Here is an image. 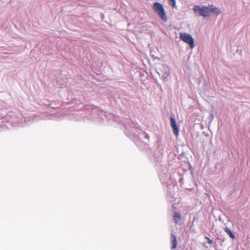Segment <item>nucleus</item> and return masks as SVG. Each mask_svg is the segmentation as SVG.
<instances>
[{
    "mask_svg": "<svg viewBox=\"0 0 250 250\" xmlns=\"http://www.w3.org/2000/svg\"><path fill=\"white\" fill-rule=\"evenodd\" d=\"M208 7L209 15H210L211 13H212L215 14L216 15H218L221 13L220 8L214 6L213 4L208 5Z\"/></svg>",
    "mask_w": 250,
    "mask_h": 250,
    "instance_id": "nucleus-5",
    "label": "nucleus"
},
{
    "mask_svg": "<svg viewBox=\"0 0 250 250\" xmlns=\"http://www.w3.org/2000/svg\"><path fill=\"white\" fill-rule=\"evenodd\" d=\"M171 244L172 245L171 249H175L177 246V242L176 235L173 232H171Z\"/></svg>",
    "mask_w": 250,
    "mask_h": 250,
    "instance_id": "nucleus-6",
    "label": "nucleus"
},
{
    "mask_svg": "<svg viewBox=\"0 0 250 250\" xmlns=\"http://www.w3.org/2000/svg\"><path fill=\"white\" fill-rule=\"evenodd\" d=\"M211 117L212 118V119L213 118V115L212 114H211Z\"/></svg>",
    "mask_w": 250,
    "mask_h": 250,
    "instance_id": "nucleus-15",
    "label": "nucleus"
},
{
    "mask_svg": "<svg viewBox=\"0 0 250 250\" xmlns=\"http://www.w3.org/2000/svg\"><path fill=\"white\" fill-rule=\"evenodd\" d=\"M173 130V133L177 137L179 136V127L177 125L171 127Z\"/></svg>",
    "mask_w": 250,
    "mask_h": 250,
    "instance_id": "nucleus-8",
    "label": "nucleus"
},
{
    "mask_svg": "<svg viewBox=\"0 0 250 250\" xmlns=\"http://www.w3.org/2000/svg\"><path fill=\"white\" fill-rule=\"evenodd\" d=\"M125 127H126V130H125V134L127 135V127H126V126Z\"/></svg>",
    "mask_w": 250,
    "mask_h": 250,
    "instance_id": "nucleus-14",
    "label": "nucleus"
},
{
    "mask_svg": "<svg viewBox=\"0 0 250 250\" xmlns=\"http://www.w3.org/2000/svg\"><path fill=\"white\" fill-rule=\"evenodd\" d=\"M223 222L224 223L225 225L226 226L224 228L225 231L229 235L230 238L234 239L235 235L229 228L230 226L233 225L232 222L230 220H223Z\"/></svg>",
    "mask_w": 250,
    "mask_h": 250,
    "instance_id": "nucleus-4",
    "label": "nucleus"
},
{
    "mask_svg": "<svg viewBox=\"0 0 250 250\" xmlns=\"http://www.w3.org/2000/svg\"><path fill=\"white\" fill-rule=\"evenodd\" d=\"M219 219H221V217L220 216H219Z\"/></svg>",
    "mask_w": 250,
    "mask_h": 250,
    "instance_id": "nucleus-16",
    "label": "nucleus"
},
{
    "mask_svg": "<svg viewBox=\"0 0 250 250\" xmlns=\"http://www.w3.org/2000/svg\"><path fill=\"white\" fill-rule=\"evenodd\" d=\"M193 10L196 15L199 17L206 18L209 17L210 16L209 15L208 5L207 6L195 5L193 7Z\"/></svg>",
    "mask_w": 250,
    "mask_h": 250,
    "instance_id": "nucleus-2",
    "label": "nucleus"
},
{
    "mask_svg": "<svg viewBox=\"0 0 250 250\" xmlns=\"http://www.w3.org/2000/svg\"><path fill=\"white\" fill-rule=\"evenodd\" d=\"M173 219H181V215L179 212H175Z\"/></svg>",
    "mask_w": 250,
    "mask_h": 250,
    "instance_id": "nucleus-11",
    "label": "nucleus"
},
{
    "mask_svg": "<svg viewBox=\"0 0 250 250\" xmlns=\"http://www.w3.org/2000/svg\"><path fill=\"white\" fill-rule=\"evenodd\" d=\"M140 131H141V133H139V134H138L139 138L141 140H143V139L148 140L149 139L148 135L142 130H140Z\"/></svg>",
    "mask_w": 250,
    "mask_h": 250,
    "instance_id": "nucleus-7",
    "label": "nucleus"
},
{
    "mask_svg": "<svg viewBox=\"0 0 250 250\" xmlns=\"http://www.w3.org/2000/svg\"><path fill=\"white\" fill-rule=\"evenodd\" d=\"M170 120L171 127L177 125L176 120L173 117L171 116L170 118Z\"/></svg>",
    "mask_w": 250,
    "mask_h": 250,
    "instance_id": "nucleus-9",
    "label": "nucleus"
},
{
    "mask_svg": "<svg viewBox=\"0 0 250 250\" xmlns=\"http://www.w3.org/2000/svg\"><path fill=\"white\" fill-rule=\"evenodd\" d=\"M205 238H206V239L207 240L208 243L209 244L211 245V244H212V241L211 239H209V238H208V237H206Z\"/></svg>",
    "mask_w": 250,
    "mask_h": 250,
    "instance_id": "nucleus-13",
    "label": "nucleus"
},
{
    "mask_svg": "<svg viewBox=\"0 0 250 250\" xmlns=\"http://www.w3.org/2000/svg\"><path fill=\"white\" fill-rule=\"evenodd\" d=\"M175 220V224H181V223H182V221L183 220Z\"/></svg>",
    "mask_w": 250,
    "mask_h": 250,
    "instance_id": "nucleus-12",
    "label": "nucleus"
},
{
    "mask_svg": "<svg viewBox=\"0 0 250 250\" xmlns=\"http://www.w3.org/2000/svg\"><path fill=\"white\" fill-rule=\"evenodd\" d=\"M152 9L163 21L167 22V14L162 3L155 2L153 4Z\"/></svg>",
    "mask_w": 250,
    "mask_h": 250,
    "instance_id": "nucleus-1",
    "label": "nucleus"
},
{
    "mask_svg": "<svg viewBox=\"0 0 250 250\" xmlns=\"http://www.w3.org/2000/svg\"><path fill=\"white\" fill-rule=\"evenodd\" d=\"M180 38L182 41L189 44L191 48H193L194 47V39L189 34L186 33H180Z\"/></svg>",
    "mask_w": 250,
    "mask_h": 250,
    "instance_id": "nucleus-3",
    "label": "nucleus"
},
{
    "mask_svg": "<svg viewBox=\"0 0 250 250\" xmlns=\"http://www.w3.org/2000/svg\"><path fill=\"white\" fill-rule=\"evenodd\" d=\"M168 4L173 8H174L176 6L175 0H168Z\"/></svg>",
    "mask_w": 250,
    "mask_h": 250,
    "instance_id": "nucleus-10",
    "label": "nucleus"
}]
</instances>
